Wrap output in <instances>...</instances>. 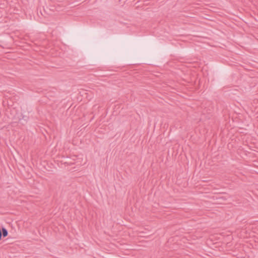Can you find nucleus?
<instances>
[{"label": "nucleus", "mask_w": 258, "mask_h": 258, "mask_svg": "<svg viewBox=\"0 0 258 258\" xmlns=\"http://www.w3.org/2000/svg\"><path fill=\"white\" fill-rule=\"evenodd\" d=\"M29 119V117L26 115H23L22 118L19 119V121L22 124H24L27 123L28 120Z\"/></svg>", "instance_id": "nucleus-1"}, {"label": "nucleus", "mask_w": 258, "mask_h": 258, "mask_svg": "<svg viewBox=\"0 0 258 258\" xmlns=\"http://www.w3.org/2000/svg\"><path fill=\"white\" fill-rule=\"evenodd\" d=\"M8 235V230L5 228L2 227V237H6Z\"/></svg>", "instance_id": "nucleus-2"}, {"label": "nucleus", "mask_w": 258, "mask_h": 258, "mask_svg": "<svg viewBox=\"0 0 258 258\" xmlns=\"http://www.w3.org/2000/svg\"><path fill=\"white\" fill-rule=\"evenodd\" d=\"M2 239V229L0 228V240Z\"/></svg>", "instance_id": "nucleus-3"}]
</instances>
